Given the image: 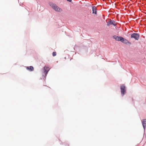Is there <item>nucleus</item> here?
Wrapping results in <instances>:
<instances>
[{
	"label": "nucleus",
	"mask_w": 146,
	"mask_h": 146,
	"mask_svg": "<svg viewBox=\"0 0 146 146\" xmlns=\"http://www.w3.org/2000/svg\"><path fill=\"white\" fill-rule=\"evenodd\" d=\"M49 70L48 67L45 66L44 68V76H45L47 75L48 71Z\"/></svg>",
	"instance_id": "39448f33"
},
{
	"label": "nucleus",
	"mask_w": 146,
	"mask_h": 146,
	"mask_svg": "<svg viewBox=\"0 0 146 146\" xmlns=\"http://www.w3.org/2000/svg\"><path fill=\"white\" fill-rule=\"evenodd\" d=\"M27 69L30 71H33L34 70V68L32 66H28L27 67Z\"/></svg>",
	"instance_id": "1a4fd4ad"
},
{
	"label": "nucleus",
	"mask_w": 146,
	"mask_h": 146,
	"mask_svg": "<svg viewBox=\"0 0 146 146\" xmlns=\"http://www.w3.org/2000/svg\"><path fill=\"white\" fill-rule=\"evenodd\" d=\"M142 122L144 128L145 129V124H146V119H144L143 121H142Z\"/></svg>",
	"instance_id": "9d476101"
},
{
	"label": "nucleus",
	"mask_w": 146,
	"mask_h": 146,
	"mask_svg": "<svg viewBox=\"0 0 146 146\" xmlns=\"http://www.w3.org/2000/svg\"><path fill=\"white\" fill-rule=\"evenodd\" d=\"M52 56H55L56 55V53L55 52H53L52 53Z\"/></svg>",
	"instance_id": "9b49d317"
},
{
	"label": "nucleus",
	"mask_w": 146,
	"mask_h": 146,
	"mask_svg": "<svg viewBox=\"0 0 146 146\" xmlns=\"http://www.w3.org/2000/svg\"><path fill=\"white\" fill-rule=\"evenodd\" d=\"M92 9L93 11V13H94L95 14H97L96 8L95 6H93L92 7Z\"/></svg>",
	"instance_id": "6e6552de"
},
{
	"label": "nucleus",
	"mask_w": 146,
	"mask_h": 146,
	"mask_svg": "<svg viewBox=\"0 0 146 146\" xmlns=\"http://www.w3.org/2000/svg\"><path fill=\"white\" fill-rule=\"evenodd\" d=\"M120 87L121 95L123 96L124 95L126 92V87L124 84H123L120 86Z\"/></svg>",
	"instance_id": "f03ea898"
},
{
	"label": "nucleus",
	"mask_w": 146,
	"mask_h": 146,
	"mask_svg": "<svg viewBox=\"0 0 146 146\" xmlns=\"http://www.w3.org/2000/svg\"><path fill=\"white\" fill-rule=\"evenodd\" d=\"M121 42L127 45L131 44V42H129L127 39H124L123 38V40L122 39Z\"/></svg>",
	"instance_id": "0eeeda50"
},
{
	"label": "nucleus",
	"mask_w": 146,
	"mask_h": 146,
	"mask_svg": "<svg viewBox=\"0 0 146 146\" xmlns=\"http://www.w3.org/2000/svg\"><path fill=\"white\" fill-rule=\"evenodd\" d=\"M113 38L117 41H120L121 42L122 39L123 40V38L121 36H118L116 35L113 36Z\"/></svg>",
	"instance_id": "423d86ee"
},
{
	"label": "nucleus",
	"mask_w": 146,
	"mask_h": 146,
	"mask_svg": "<svg viewBox=\"0 0 146 146\" xmlns=\"http://www.w3.org/2000/svg\"><path fill=\"white\" fill-rule=\"evenodd\" d=\"M139 35L137 33H133L131 35V38H134L135 40H138L139 39Z\"/></svg>",
	"instance_id": "7ed1b4c3"
},
{
	"label": "nucleus",
	"mask_w": 146,
	"mask_h": 146,
	"mask_svg": "<svg viewBox=\"0 0 146 146\" xmlns=\"http://www.w3.org/2000/svg\"><path fill=\"white\" fill-rule=\"evenodd\" d=\"M50 5L56 11L61 12L62 11V9L60 8L56 4L51 3Z\"/></svg>",
	"instance_id": "f257e3e1"
},
{
	"label": "nucleus",
	"mask_w": 146,
	"mask_h": 146,
	"mask_svg": "<svg viewBox=\"0 0 146 146\" xmlns=\"http://www.w3.org/2000/svg\"><path fill=\"white\" fill-rule=\"evenodd\" d=\"M111 25H112L114 26L116 25V23L115 21H111L110 20L108 22L107 25L108 26H109Z\"/></svg>",
	"instance_id": "20e7f679"
}]
</instances>
